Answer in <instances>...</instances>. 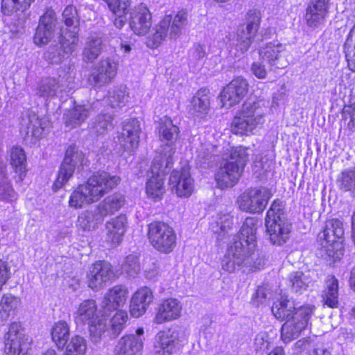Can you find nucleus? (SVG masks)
<instances>
[{"label": "nucleus", "instance_id": "nucleus-1", "mask_svg": "<svg viewBox=\"0 0 355 355\" xmlns=\"http://www.w3.org/2000/svg\"><path fill=\"white\" fill-rule=\"evenodd\" d=\"M257 225L254 218L245 219L222 259L221 267L224 271L232 273L244 268L243 272H253L263 268L264 255L256 250Z\"/></svg>", "mask_w": 355, "mask_h": 355}, {"label": "nucleus", "instance_id": "nucleus-2", "mask_svg": "<svg viewBox=\"0 0 355 355\" xmlns=\"http://www.w3.org/2000/svg\"><path fill=\"white\" fill-rule=\"evenodd\" d=\"M121 178L104 170L94 171L83 183L72 191L69 206L75 209L83 208L100 200L105 194L114 189Z\"/></svg>", "mask_w": 355, "mask_h": 355}, {"label": "nucleus", "instance_id": "nucleus-3", "mask_svg": "<svg viewBox=\"0 0 355 355\" xmlns=\"http://www.w3.org/2000/svg\"><path fill=\"white\" fill-rule=\"evenodd\" d=\"M344 234L343 223L341 220H327L323 230L318 235L320 247L317 249L316 255L330 266L340 260L344 254Z\"/></svg>", "mask_w": 355, "mask_h": 355}, {"label": "nucleus", "instance_id": "nucleus-4", "mask_svg": "<svg viewBox=\"0 0 355 355\" xmlns=\"http://www.w3.org/2000/svg\"><path fill=\"white\" fill-rule=\"evenodd\" d=\"M248 150L243 146L236 147L231 150L229 157L222 162L215 174L219 188L232 187L239 182L249 161Z\"/></svg>", "mask_w": 355, "mask_h": 355}, {"label": "nucleus", "instance_id": "nucleus-5", "mask_svg": "<svg viewBox=\"0 0 355 355\" xmlns=\"http://www.w3.org/2000/svg\"><path fill=\"white\" fill-rule=\"evenodd\" d=\"M265 225L272 245L282 246L289 240L293 225L287 217L281 200L275 199L272 202L266 213Z\"/></svg>", "mask_w": 355, "mask_h": 355}, {"label": "nucleus", "instance_id": "nucleus-6", "mask_svg": "<svg viewBox=\"0 0 355 355\" xmlns=\"http://www.w3.org/2000/svg\"><path fill=\"white\" fill-rule=\"evenodd\" d=\"M259 59L251 65L252 73L259 79H265L268 71L275 69H284L288 64L286 58L284 46L279 42L268 43L259 51Z\"/></svg>", "mask_w": 355, "mask_h": 355}, {"label": "nucleus", "instance_id": "nucleus-7", "mask_svg": "<svg viewBox=\"0 0 355 355\" xmlns=\"http://www.w3.org/2000/svg\"><path fill=\"white\" fill-rule=\"evenodd\" d=\"M157 129H158L159 141L162 143L159 152L161 158L159 161L157 160V166H159V171L164 167L162 172L167 173L173 164V156L175 150V142L179 138L180 129L167 116L159 119Z\"/></svg>", "mask_w": 355, "mask_h": 355}, {"label": "nucleus", "instance_id": "nucleus-8", "mask_svg": "<svg viewBox=\"0 0 355 355\" xmlns=\"http://www.w3.org/2000/svg\"><path fill=\"white\" fill-rule=\"evenodd\" d=\"M265 122V112L261 102L248 99L242 105L232 122L234 133L240 135L252 134Z\"/></svg>", "mask_w": 355, "mask_h": 355}, {"label": "nucleus", "instance_id": "nucleus-9", "mask_svg": "<svg viewBox=\"0 0 355 355\" xmlns=\"http://www.w3.org/2000/svg\"><path fill=\"white\" fill-rule=\"evenodd\" d=\"M246 20V24L238 28L236 39L231 44L230 54L234 58L243 55L252 44H255L254 37L259 28L260 13L256 10H250L247 14Z\"/></svg>", "mask_w": 355, "mask_h": 355}, {"label": "nucleus", "instance_id": "nucleus-10", "mask_svg": "<svg viewBox=\"0 0 355 355\" xmlns=\"http://www.w3.org/2000/svg\"><path fill=\"white\" fill-rule=\"evenodd\" d=\"M62 22L65 28H60L59 43L65 54H71L78 43L80 17L76 7L72 4L67 6L62 13Z\"/></svg>", "mask_w": 355, "mask_h": 355}, {"label": "nucleus", "instance_id": "nucleus-11", "mask_svg": "<svg viewBox=\"0 0 355 355\" xmlns=\"http://www.w3.org/2000/svg\"><path fill=\"white\" fill-rule=\"evenodd\" d=\"M117 278L112 264L105 260H96L85 272L87 286L94 292L103 289L108 282Z\"/></svg>", "mask_w": 355, "mask_h": 355}, {"label": "nucleus", "instance_id": "nucleus-12", "mask_svg": "<svg viewBox=\"0 0 355 355\" xmlns=\"http://www.w3.org/2000/svg\"><path fill=\"white\" fill-rule=\"evenodd\" d=\"M272 194L267 187L250 188L241 194L237 200L241 210L252 214H260L266 209Z\"/></svg>", "mask_w": 355, "mask_h": 355}, {"label": "nucleus", "instance_id": "nucleus-13", "mask_svg": "<svg viewBox=\"0 0 355 355\" xmlns=\"http://www.w3.org/2000/svg\"><path fill=\"white\" fill-rule=\"evenodd\" d=\"M32 340L24 333L19 322H12L4 336V349L7 355H31Z\"/></svg>", "mask_w": 355, "mask_h": 355}, {"label": "nucleus", "instance_id": "nucleus-14", "mask_svg": "<svg viewBox=\"0 0 355 355\" xmlns=\"http://www.w3.org/2000/svg\"><path fill=\"white\" fill-rule=\"evenodd\" d=\"M275 318L284 317L285 323L282 325L281 338L284 343H288L297 338L300 332L305 329L310 318L309 312H272Z\"/></svg>", "mask_w": 355, "mask_h": 355}, {"label": "nucleus", "instance_id": "nucleus-15", "mask_svg": "<svg viewBox=\"0 0 355 355\" xmlns=\"http://www.w3.org/2000/svg\"><path fill=\"white\" fill-rule=\"evenodd\" d=\"M57 23L55 10L51 7L46 8L44 13L40 17L33 37V43L41 47L51 42L55 35Z\"/></svg>", "mask_w": 355, "mask_h": 355}, {"label": "nucleus", "instance_id": "nucleus-16", "mask_svg": "<svg viewBox=\"0 0 355 355\" xmlns=\"http://www.w3.org/2000/svg\"><path fill=\"white\" fill-rule=\"evenodd\" d=\"M187 24V13L182 10L175 17L167 15L160 21L159 28H157V42L158 39L164 40L169 35L171 39L178 38Z\"/></svg>", "mask_w": 355, "mask_h": 355}, {"label": "nucleus", "instance_id": "nucleus-17", "mask_svg": "<svg viewBox=\"0 0 355 355\" xmlns=\"http://www.w3.org/2000/svg\"><path fill=\"white\" fill-rule=\"evenodd\" d=\"M249 89L248 81L242 76L234 78L220 93L223 105L232 107L239 103L247 94Z\"/></svg>", "mask_w": 355, "mask_h": 355}, {"label": "nucleus", "instance_id": "nucleus-18", "mask_svg": "<svg viewBox=\"0 0 355 355\" xmlns=\"http://www.w3.org/2000/svg\"><path fill=\"white\" fill-rule=\"evenodd\" d=\"M119 62L109 58L101 59L94 67L95 71L90 74L89 78L95 86L101 87L110 83L116 76Z\"/></svg>", "mask_w": 355, "mask_h": 355}, {"label": "nucleus", "instance_id": "nucleus-19", "mask_svg": "<svg viewBox=\"0 0 355 355\" xmlns=\"http://www.w3.org/2000/svg\"><path fill=\"white\" fill-rule=\"evenodd\" d=\"M129 25L131 30L137 35H146L149 33L152 25L151 14L144 4L140 3L132 9Z\"/></svg>", "mask_w": 355, "mask_h": 355}, {"label": "nucleus", "instance_id": "nucleus-20", "mask_svg": "<svg viewBox=\"0 0 355 355\" xmlns=\"http://www.w3.org/2000/svg\"><path fill=\"white\" fill-rule=\"evenodd\" d=\"M129 295V291L124 284H116L110 288L104 295L102 307L104 311H123Z\"/></svg>", "mask_w": 355, "mask_h": 355}, {"label": "nucleus", "instance_id": "nucleus-21", "mask_svg": "<svg viewBox=\"0 0 355 355\" xmlns=\"http://www.w3.org/2000/svg\"><path fill=\"white\" fill-rule=\"evenodd\" d=\"M127 227L128 219L125 214H119L108 220L105 224L107 244L112 248L119 245L123 241Z\"/></svg>", "mask_w": 355, "mask_h": 355}, {"label": "nucleus", "instance_id": "nucleus-22", "mask_svg": "<svg viewBox=\"0 0 355 355\" xmlns=\"http://www.w3.org/2000/svg\"><path fill=\"white\" fill-rule=\"evenodd\" d=\"M8 162L13 172L14 178L17 182H21L27 175V157L24 149L17 145L12 146L8 150Z\"/></svg>", "mask_w": 355, "mask_h": 355}, {"label": "nucleus", "instance_id": "nucleus-23", "mask_svg": "<svg viewBox=\"0 0 355 355\" xmlns=\"http://www.w3.org/2000/svg\"><path fill=\"white\" fill-rule=\"evenodd\" d=\"M330 0H310L306 9L305 19L309 27L322 24L328 12Z\"/></svg>", "mask_w": 355, "mask_h": 355}, {"label": "nucleus", "instance_id": "nucleus-24", "mask_svg": "<svg viewBox=\"0 0 355 355\" xmlns=\"http://www.w3.org/2000/svg\"><path fill=\"white\" fill-rule=\"evenodd\" d=\"M169 183L172 189L175 188L178 196L180 197H189L193 192V180L188 168L173 171L170 175Z\"/></svg>", "mask_w": 355, "mask_h": 355}, {"label": "nucleus", "instance_id": "nucleus-25", "mask_svg": "<svg viewBox=\"0 0 355 355\" xmlns=\"http://www.w3.org/2000/svg\"><path fill=\"white\" fill-rule=\"evenodd\" d=\"M141 128L138 122L128 121L124 123L119 142L125 150L134 151L139 145Z\"/></svg>", "mask_w": 355, "mask_h": 355}, {"label": "nucleus", "instance_id": "nucleus-26", "mask_svg": "<svg viewBox=\"0 0 355 355\" xmlns=\"http://www.w3.org/2000/svg\"><path fill=\"white\" fill-rule=\"evenodd\" d=\"M176 244V234L168 224L157 222V250L168 254Z\"/></svg>", "mask_w": 355, "mask_h": 355}, {"label": "nucleus", "instance_id": "nucleus-27", "mask_svg": "<svg viewBox=\"0 0 355 355\" xmlns=\"http://www.w3.org/2000/svg\"><path fill=\"white\" fill-rule=\"evenodd\" d=\"M80 315L87 319L89 335L94 342L101 340L107 329V318L104 314L97 312H80Z\"/></svg>", "mask_w": 355, "mask_h": 355}, {"label": "nucleus", "instance_id": "nucleus-28", "mask_svg": "<svg viewBox=\"0 0 355 355\" xmlns=\"http://www.w3.org/2000/svg\"><path fill=\"white\" fill-rule=\"evenodd\" d=\"M89 115V109L85 105L76 104L66 110L64 114V123L70 129L83 123Z\"/></svg>", "mask_w": 355, "mask_h": 355}, {"label": "nucleus", "instance_id": "nucleus-29", "mask_svg": "<svg viewBox=\"0 0 355 355\" xmlns=\"http://www.w3.org/2000/svg\"><path fill=\"white\" fill-rule=\"evenodd\" d=\"M102 1L106 3L109 10L115 16L113 21L114 26L118 29H121L125 24L130 3L128 1L122 0Z\"/></svg>", "mask_w": 355, "mask_h": 355}, {"label": "nucleus", "instance_id": "nucleus-30", "mask_svg": "<svg viewBox=\"0 0 355 355\" xmlns=\"http://www.w3.org/2000/svg\"><path fill=\"white\" fill-rule=\"evenodd\" d=\"M209 93V89L206 88H202L198 91L188 105L189 112L191 114L202 116L208 112L210 105Z\"/></svg>", "mask_w": 355, "mask_h": 355}, {"label": "nucleus", "instance_id": "nucleus-31", "mask_svg": "<svg viewBox=\"0 0 355 355\" xmlns=\"http://www.w3.org/2000/svg\"><path fill=\"white\" fill-rule=\"evenodd\" d=\"M70 326L64 320H58L51 328L50 335L52 342L57 349L62 350L69 341Z\"/></svg>", "mask_w": 355, "mask_h": 355}, {"label": "nucleus", "instance_id": "nucleus-32", "mask_svg": "<svg viewBox=\"0 0 355 355\" xmlns=\"http://www.w3.org/2000/svg\"><path fill=\"white\" fill-rule=\"evenodd\" d=\"M143 348V343L135 335H125L118 343L116 355H135Z\"/></svg>", "mask_w": 355, "mask_h": 355}, {"label": "nucleus", "instance_id": "nucleus-33", "mask_svg": "<svg viewBox=\"0 0 355 355\" xmlns=\"http://www.w3.org/2000/svg\"><path fill=\"white\" fill-rule=\"evenodd\" d=\"M159 343L163 354H172L178 348L180 339L179 332L175 329H168L158 334Z\"/></svg>", "mask_w": 355, "mask_h": 355}, {"label": "nucleus", "instance_id": "nucleus-34", "mask_svg": "<svg viewBox=\"0 0 355 355\" xmlns=\"http://www.w3.org/2000/svg\"><path fill=\"white\" fill-rule=\"evenodd\" d=\"M152 300L153 294L148 288H139L131 297L130 311H146Z\"/></svg>", "mask_w": 355, "mask_h": 355}, {"label": "nucleus", "instance_id": "nucleus-35", "mask_svg": "<svg viewBox=\"0 0 355 355\" xmlns=\"http://www.w3.org/2000/svg\"><path fill=\"white\" fill-rule=\"evenodd\" d=\"M326 289L322 295L324 305L330 309L338 308V280L334 276L326 281Z\"/></svg>", "mask_w": 355, "mask_h": 355}, {"label": "nucleus", "instance_id": "nucleus-36", "mask_svg": "<svg viewBox=\"0 0 355 355\" xmlns=\"http://www.w3.org/2000/svg\"><path fill=\"white\" fill-rule=\"evenodd\" d=\"M75 171V164L62 162L54 180L52 189L56 192L62 188L73 176Z\"/></svg>", "mask_w": 355, "mask_h": 355}, {"label": "nucleus", "instance_id": "nucleus-37", "mask_svg": "<svg viewBox=\"0 0 355 355\" xmlns=\"http://www.w3.org/2000/svg\"><path fill=\"white\" fill-rule=\"evenodd\" d=\"M35 0H1V10L4 15L28 10Z\"/></svg>", "mask_w": 355, "mask_h": 355}, {"label": "nucleus", "instance_id": "nucleus-38", "mask_svg": "<svg viewBox=\"0 0 355 355\" xmlns=\"http://www.w3.org/2000/svg\"><path fill=\"white\" fill-rule=\"evenodd\" d=\"M63 355H85L87 350V343L84 338L79 335H73L66 344Z\"/></svg>", "mask_w": 355, "mask_h": 355}, {"label": "nucleus", "instance_id": "nucleus-39", "mask_svg": "<svg viewBox=\"0 0 355 355\" xmlns=\"http://www.w3.org/2000/svg\"><path fill=\"white\" fill-rule=\"evenodd\" d=\"M343 48L348 67L355 71V25L350 30Z\"/></svg>", "mask_w": 355, "mask_h": 355}, {"label": "nucleus", "instance_id": "nucleus-40", "mask_svg": "<svg viewBox=\"0 0 355 355\" xmlns=\"http://www.w3.org/2000/svg\"><path fill=\"white\" fill-rule=\"evenodd\" d=\"M337 181L340 190L349 191L353 196H355V167L342 171Z\"/></svg>", "mask_w": 355, "mask_h": 355}, {"label": "nucleus", "instance_id": "nucleus-41", "mask_svg": "<svg viewBox=\"0 0 355 355\" xmlns=\"http://www.w3.org/2000/svg\"><path fill=\"white\" fill-rule=\"evenodd\" d=\"M102 51V42L98 39H92L83 52V60L86 62H93Z\"/></svg>", "mask_w": 355, "mask_h": 355}, {"label": "nucleus", "instance_id": "nucleus-42", "mask_svg": "<svg viewBox=\"0 0 355 355\" xmlns=\"http://www.w3.org/2000/svg\"><path fill=\"white\" fill-rule=\"evenodd\" d=\"M94 220H98L95 218V214L89 210L81 212L77 218L76 227L78 230L83 232H89L96 228V223Z\"/></svg>", "mask_w": 355, "mask_h": 355}, {"label": "nucleus", "instance_id": "nucleus-43", "mask_svg": "<svg viewBox=\"0 0 355 355\" xmlns=\"http://www.w3.org/2000/svg\"><path fill=\"white\" fill-rule=\"evenodd\" d=\"M233 225V218L229 214H218L211 223V230L216 234L226 233Z\"/></svg>", "mask_w": 355, "mask_h": 355}, {"label": "nucleus", "instance_id": "nucleus-44", "mask_svg": "<svg viewBox=\"0 0 355 355\" xmlns=\"http://www.w3.org/2000/svg\"><path fill=\"white\" fill-rule=\"evenodd\" d=\"M272 295L268 284L258 286L256 293L252 297V303L256 308H259L261 304H269Z\"/></svg>", "mask_w": 355, "mask_h": 355}, {"label": "nucleus", "instance_id": "nucleus-45", "mask_svg": "<svg viewBox=\"0 0 355 355\" xmlns=\"http://www.w3.org/2000/svg\"><path fill=\"white\" fill-rule=\"evenodd\" d=\"M309 282V279L301 271L293 272L290 275L291 288L295 293L305 291Z\"/></svg>", "mask_w": 355, "mask_h": 355}, {"label": "nucleus", "instance_id": "nucleus-46", "mask_svg": "<svg viewBox=\"0 0 355 355\" xmlns=\"http://www.w3.org/2000/svg\"><path fill=\"white\" fill-rule=\"evenodd\" d=\"M21 304L19 297L10 293H5L0 299V311H15Z\"/></svg>", "mask_w": 355, "mask_h": 355}, {"label": "nucleus", "instance_id": "nucleus-47", "mask_svg": "<svg viewBox=\"0 0 355 355\" xmlns=\"http://www.w3.org/2000/svg\"><path fill=\"white\" fill-rule=\"evenodd\" d=\"M128 320V312H116L111 319V329L118 336L124 329Z\"/></svg>", "mask_w": 355, "mask_h": 355}, {"label": "nucleus", "instance_id": "nucleus-48", "mask_svg": "<svg viewBox=\"0 0 355 355\" xmlns=\"http://www.w3.org/2000/svg\"><path fill=\"white\" fill-rule=\"evenodd\" d=\"M104 200L112 214L119 211L124 206L125 202V196L119 193H114L108 196Z\"/></svg>", "mask_w": 355, "mask_h": 355}, {"label": "nucleus", "instance_id": "nucleus-49", "mask_svg": "<svg viewBox=\"0 0 355 355\" xmlns=\"http://www.w3.org/2000/svg\"><path fill=\"white\" fill-rule=\"evenodd\" d=\"M276 309L277 311H298L297 308L293 306V302L288 299L286 295H281L279 298H277L273 302L271 307V311H274Z\"/></svg>", "mask_w": 355, "mask_h": 355}, {"label": "nucleus", "instance_id": "nucleus-50", "mask_svg": "<svg viewBox=\"0 0 355 355\" xmlns=\"http://www.w3.org/2000/svg\"><path fill=\"white\" fill-rule=\"evenodd\" d=\"M0 200L10 203H12L17 200V194L11 183H7L0 187Z\"/></svg>", "mask_w": 355, "mask_h": 355}, {"label": "nucleus", "instance_id": "nucleus-51", "mask_svg": "<svg viewBox=\"0 0 355 355\" xmlns=\"http://www.w3.org/2000/svg\"><path fill=\"white\" fill-rule=\"evenodd\" d=\"M270 343L268 336L265 332L258 334L254 339V347L257 352H264L268 349Z\"/></svg>", "mask_w": 355, "mask_h": 355}, {"label": "nucleus", "instance_id": "nucleus-52", "mask_svg": "<svg viewBox=\"0 0 355 355\" xmlns=\"http://www.w3.org/2000/svg\"><path fill=\"white\" fill-rule=\"evenodd\" d=\"M10 278V268L7 262L0 259V293Z\"/></svg>", "mask_w": 355, "mask_h": 355}, {"label": "nucleus", "instance_id": "nucleus-53", "mask_svg": "<svg viewBox=\"0 0 355 355\" xmlns=\"http://www.w3.org/2000/svg\"><path fill=\"white\" fill-rule=\"evenodd\" d=\"M311 340L310 338H304L297 340L292 347L293 353L298 355L311 347Z\"/></svg>", "mask_w": 355, "mask_h": 355}, {"label": "nucleus", "instance_id": "nucleus-54", "mask_svg": "<svg viewBox=\"0 0 355 355\" xmlns=\"http://www.w3.org/2000/svg\"><path fill=\"white\" fill-rule=\"evenodd\" d=\"M180 309L181 306L179 300L169 298L163 301L157 311H180Z\"/></svg>", "mask_w": 355, "mask_h": 355}, {"label": "nucleus", "instance_id": "nucleus-55", "mask_svg": "<svg viewBox=\"0 0 355 355\" xmlns=\"http://www.w3.org/2000/svg\"><path fill=\"white\" fill-rule=\"evenodd\" d=\"M80 155H82V153L78 151V148L75 144H71L65 150L63 162L75 164L74 159L78 158Z\"/></svg>", "mask_w": 355, "mask_h": 355}, {"label": "nucleus", "instance_id": "nucleus-56", "mask_svg": "<svg viewBox=\"0 0 355 355\" xmlns=\"http://www.w3.org/2000/svg\"><path fill=\"white\" fill-rule=\"evenodd\" d=\"M95 218H98V220H102L105 217L112 215L110 210L105 200L103 202L98 205L96 208Z\"/></svg>", "mask_w": 355, "mask_h": 355}, {"label": "nucleus", "instance_id": "nucleus-57", "mask_svg": "<svg viewBox=\"0 0 355 355\" xmlns=\"http://www.w3.org/2000/svg\"><path fill=\"white\" fill-rule=\"evenodd\" d=\"M123 268H125L128 273H130L131 270H137L139 268L137 258L132 255L127 256L123 263Z\"/></svg>", "mask_w": 355, "mask_h": 355}, {"label": "nucleus", "instance_id": "nucleus-58", "mask_svg": "<svg viewBox=\"0 0 355 355\" xmlns=\"http://www.w3.org/2000/svg\"><path fill=\"white\" fill-rule=\"evenodd\" d=\"M180 312H157V323H162L164 321H169L178 318Z\"/></svg>", "mask_w": 355, "mask_h": 355}, {"label": "nucleus", "instance_id": "nucleus-59", "mask_svg": "<svg viewBox=\"0 0 355 355\" xmlns=\"http://www.w3.org/2000/svg\"><path fill=\"white\" fill-rule=\"evenodd\" d=\"M272 29L270 28L261 29L259 32L258 31L254 34L255 44H259L261 42L270 37Z\"/></svg>", "mask_w": 355, "mask_h": 355}, {"label": "nucleus", "instance_id": "nucleus-60", "mask_svg": "<svg viewBox=\"0 0 355 355\" xmlns=\"http://www.w3.org/2000/svg\"><path fill=\"white\" fill-rule=\"evenodd\" d=\"M97 304L94 299H87L83 301L80 305L78 311H96Z\"/></svg>", "mask_w": 355, "mask_h": 355}, {"label": "nucleus", "instance_id": "nucleus-61", "mask_svg": "<svg viewBox=\"0 0 355 355\" xmlns=\"http://www.w3.org/2000/svg\"><path fill=\"white\" fill-rule=\"evenodd\" d=\"M146 192L149 198H155V180L153 177L147 181Z\"/></svg>", "mask_w": 355, "mask_h": 355}, {"label": "nucleus", "instance_id": "nucleus-62", "mask_svg": "<svg viewBox=\"0 0 355 355\" xmlns=\"http://www.w3.org/2000/svg\"><path fill=\"white\" fill-rule=\"evenodd\" d=\"M7 183H10L8 181L7 167L5 164L0 165V187L6 185Z\"/></svg>", "mask_w": 355, "mask_h": 355}, {"label": "nucleus", "instance_id": "nucleus-63", "mask_svg": "<svg viewBox=\"0 0 355 355\" xmlns=\"http://www.w3.org/2000/svg\"><path fill=\"white\" fill-rule=\"evenodd\" d=\"M308 355H331V352L324 346L315 347Z\"/></svg>", "mask_w": 355, "mask_h": 355}, {"label": "nucleus", "instance_id": "nucleus-64", "mask_svg": "<svg viewBox=\"0 0 355 355\" xmlns=\"http://www.w3.org/2000/svg\"><path fill=\"white\" fill-rule=\"evenodd\" d=\"M341 315L340 312H334V314L331 312L329 316L330 319L332 320L331 321V326L334 327H336L341 320Z\"/></svg>", "mask_w": 355, "mask_h": 355}]
</instances>
